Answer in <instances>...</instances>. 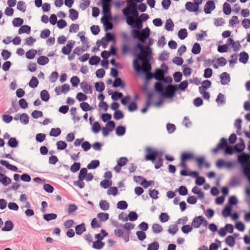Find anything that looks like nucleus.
<instances>
[{
  "label": "nucleus",
  "mask_w": 250,
  "mask_h": 250,
  "mask_svg": "<svg viewBox=\"0 0 250 250\" xmlns=\"http://www.w3.org/2000/svg\"><path fill=\"white\" fill-rule=\"evenodd\" d=\"M239 23L238 18L236 16H233L229 20V26L231 27L234 26L235 25Z\"/></svg>",
  "instance_id": "5fc2aeb1"
},
{
  "label": "nucleus",
  "mask_w": 250,
  "mask_h": 250,
  "mask_svg": "<svg viewBox=\"0 0 250 250\" xmlns=\"http://www.w3.org/2000/svg\"><path fill=\"white\" fill-rule=\"evenodd\" d=\"M137 47L140 52L137 55L136 59L133 62L134 68L137 72L142 70L146 73V78L149 79L152 77V74L149 73L151 70V65L149 63L151 49L149 47H143L140 44H138Z\"/></svg>",
  "instance_id": "f257e3e1"
},
{
  "label": "nucleus",
  "mask_w": 250,
  "mask_h": 250,
  "mask_svg": "<svg viewBox=\"0 0 250 250\" xmlns=\"http://www.w3.org/2000/svg\"><path fill=\"white\" fill-rule=\"evenodd\" d=\"M1 168L0 167V170ZM12 182L10 178L0 172V183L3 186L6 187L9 185Z\"/></svg>",
  "instance_id": "a211bd4d"
},
{
  "label": "nucleus",
  "mask_w": 250,
  "mask_h": 250,
  "mask_svg": "<svg viewBox=\"0 0 250 250\" xmlns=\"http://www.w3.org/2000/svg\"><path fill=\"white\" fill-rule=\"evenodd\" d=\"M174 24L171 19H168L166 21L165 27V29L168 31H172L173 30Z\"/></svg>",
  "instance_id": "f704fd0d"
},
{
  "label": "nucleus",
  "mask_w": 250,
  "mask_h": 250,
  "mask_svg": "<svg viewBox=\"0 0 250 250\" xmlns=\"http://www.w3.org/2000/svg\"><path fill=\"white\" fill-rule=\"evenodd\" d=\"M17 9L22 13H25L27 10V4L23 1H19L17 3Z\"/></svg>",
  "instance_id": "bb28decb"
},
{
  "label": "nucleus",
  "mask_w": 250,
  "mask_h": 250,
  "mask_svg": "<svg viewBox=\"0 0 250 250\" xmlns=\"http://www.w3.org/2000/svg\"><path fill=\"white\" fill-rule=\"evenodd\" d=\"M227 245L230 247H233L235 244V241L234 238L231 235L228 236L225 240Z\"/></svg>",
  "instance_id": "37998d69"
},
{
  "label": "nucleus",
  "mask_w": 250,
  "mask_h": 250,
  "mask_svg": "<svg viewBox=\"0 0 250 250\" xmlns=\"http://www.w3.org/2000/svg\"><path fill=\"white\" fill-rule=\"evenodd\" d=\"M99 206L103 210H108L110 207L109 203L105 200H102L100 202Z\"/></svg>",
  "instance_id": "603ef678"
},
{
  "label": "nucleus",
  "mask_w": 250,
  "mask_h": 250,
  "mask_svg": "<svg viewBox=\"0 0 250 250\" xmlns=\"http://www.w3.org/2000/svg\"><path fill=\"white\" fill-rule=\"evenodd\" d=\"M128 207L127 202L125 201H121L118 202L117 207L120 209H125Z\"/></svg>",
  "instance_id": "69168bd1"
},
{
  "label": "nucleus",
  "mask_w": 250,
  "mask_h": 250,
  "mask_svg": "<svg viewBox=\"0 0 250 250\" xmlns=\"http://www.w3.org/2000/svg\"><path fill=\"white\" fill-rule=\"evenodd\" d=\"M36 42V39L32 36L26 38L24 40V44L27 46H33Z\"/></svg>",
  "instance_id": "58836bf2"
},
{
  "label": "nucleus",
  "mask_w": 250,
  "mask_h": 250,
  "mask_svg": "<svg viewBox=\"0 0 250 250\" xmlns=\"http://www.w3.org/2000/svg\"><path fill=\"white\" fill-rule=\"evenodd\" d=\"M81 167V164L79 162H75L70 168L71 172L75 173L78 171Z\"/></svg>",
  "instance_id": "e2e57ef3"
},
{
  "label": "nucleus",
  "mask_w": 250,
  "mask_h": 250,
  "mask_svg": "<svg viewBox=\"0 0 250 250\" xmlns=\"http://www.w3.org/2000/svg\"><path fill=\"white\" fill-rule=\"evenodd\" d=\"M81 87L83 91L86 94H91L92 92L91 86L86 82H82L81 83Z\"/></svg>",
  "instance_id": "a878e982"
},
{
  "label": "nucleus",
  "mask_w": 250,
  "mask_h": 250,
  "mask_svg": "<svg viewBox=\"0 0 250 250\" xmlns=\"http://www.w3.org/2000/svg\"><path fill=\"white\" fill-rule=\"evenodd\" d=\"M23 22V19L19 17L14 18L12 21V23L14 27H21Z\"/></svg>",
  "instance_id": "7c9ffc66"
},
{
  "label": "nucleus",
  "mask_w": 250,
  "mask_h": 250,
  "mask_svg": "<svg viewBox=\"0 0 250 250\" xmlns=\"http://www.w3.org/2000/svg\"><path fill=\"white\" fill-rule=\"evenodd\" d=\"M159 247V243L157 242H154L148 245L147 250H158Z\"/></svg>",
  "instance_id": "774afa93"
},
{
  "label": "nucleus",
  "mask_w": 250,
  "mask_h": 250,
  "mask_svg": "<svg viewBox=\"0 0 250 250\" xmlns=\"http://www.w3.org/2000/svg\"><path fill=\"white\" fill-rule=\"evenodd\" d=\"M245 148V145L243 140H241V142L237 144L234 146V149L235 151L240 152L243 151Z\"/></svg>",
  "instance_id": "72a5a7b5"
},
{
  "label": "nucleus",
  "mask_w": 250,
  "mask_h": 250,
  "mask_svg": "<svg viewBox=\"0 0 250 250\" xmlns=\"http://www.w3.org/2000/svg\"><path fill=\"white\" fill-rule=\"evenodd\" d=\"M0 164L1 165L5 167L7 169L12 171H17L18 170L16 166L10 164L7 161L0 160Z\"/></svg>",
  "instance_id": "412c9836"
},
{
  "label": "nucleus",
  "mask_w": 250,
  "mask_h": 250,
  "mask_svg": "<svg viewBox=\"0 0 250 250\" xmlns=\"http://www.w3.org/2000/svg\"><path fill=\"white\" fill-rule=\"evenodd\" d=\"M106 220H92L91 225L92 228L97 229L102 226V221H105Z\"/></svg>",
  "instance_id": "79ce46f5"
},
{
  "label": "nucleus",
  "mask_w": 250,
  "mask_h": 250,
  "mask_svg": "<svg viewBox=\"0 0 250 250\" xmlns=\"http://www.w3.org/2000/svg\"><path fill=\"white\" fill-rule=\"evenodd\" d=\"M201 4L195 1H188L185 4V8L189 12L196 13L199 11V6Z\"/></svg>",
  "instance_id": "9b49d317"
},
{
  "label": "nucleus",
  "mask_w": 250,
  "mask_h": 250,
  "mask_svg": "<svg viewBox=\"0 0 250 250\" xmlns=\"http://www.w3.org/2000/svg\"><path fill=\"white\" fill-rule=\"evenodd\" d=\"M249 58L248 54L245 52H242L239 54V62L244 64L247 63Z\"/></svg>",
  "instance_id": "c756f323"
},
{
  "label": "nucleus",
  "mask_w": 250,
  "mask_h": 250,
  "mask_svg": "<svg viewBox=\"0 0 250 250\" xmlns=\"http://www.w3.org/2000/svg\"><path fill=\"white\" fill-rule=\"evenodd\" d=\"M227 63V61L225 58L220 57L216 60L213 64V67L215 68H218L219 66H224Z\"/></svg>",
  "instance_id": "b1692460"
},
{
  "label": "nucleus",
  "mask_w": 250,
  "mask_h": 250,
  "mask_svg": "<svg viewBox=\"0 0 250 250\" xmlns=\"http://www.w3.org/2000/svg\"><path fill=\"white\" fill-rule=\"evenodd\" d=\"M75 45V41L73 40H69L67 42L65 45L63 46L62 49V53L65 55H69L72 51V49Z\"/></svg>",
  "instance_id": "ddd939ff"
},
{
  "label": "nucleus",
  "mask_w": 250,
  "mask_h": 250,
  "mask_svg": "<svg viewBox=\"0 0 250 250\" xmlns=\"http://www.w3.org/2000/svg\"><path fill=\"white\" fill-rule=\"evenodd\" d=\"M13 228V224L10 220H7L5 222L4 226L2 228L3 231H10Z\"/></svg>",
  "instance_id": "09e8293b"
},
{
  "label": "nucleus",
  "mask_w": 250,
  "mask_h": 250,
  "mask_svg": "<svg viewBox=\"0 0 250 250\" xmlns=\"http://www.w3.org/2000/svg\"><path fill=\"white\" fill-rule=\"evenodd\" d=\"M146 153L145 156L146 160V161H151L155 164V168H159L163 165L161 153L150 147L146 148Z\"/></svg>",
  "instance_id": "f03ea898"
},
{
  "label": "nucleus",
  "mask_w": 250,
  "mask_h": 250,
  "mask_svg": "<svg viewBox=\"0 0 250 250\" xmlns=\"http://www.w3.org/2000/svg\"><path fill=\"white\" fill-rule=\"evenodd\" d=\"M125 127L123 126H118L116 129V133L118 136H123L125 134Z\"/></svg>",
  "instance_id": "680f3d73"
},
{
  "label": "nucleus",
  "mask_w": 250,
  "mask_h": 250,
  "mask_svg": "<svg viewBox=\"0 0 250 250\" xmlns=\"http://www.w3.org/2000/svg\"><path fill=\"white\" fill-rule=\"evenodd\" d=\"M61 133V130L60 128H53L51 129L49 135L51 136L57 137Z\"/></svg>",
  "instance_id": "6e6d98bb"
},
{
  "label": "nucleus",
  "mask_w": 250,
  "mask_h": 250,
  "mask_svg": "<svg viewBox=\"0 0 250 250\" xmlns=\"http://www.w3.org/2000/svg\"><path fill=\"white\" fill-rule=\"evenodd\" d=\"M37 62L39 65H45L49 62V58L45 56H40L37 60Z\"/></svg>",
  "instance_id": "393cba45"
},
{
  "label": "nucleus",
  "mask_w": 250,
  "mask_h": 250,
  "mask_svg": "<svg viewBox=\"0 0 250 250\" xmlns=\"http://www.w3.org/2000/svg\"><path fill=\"white\" fill-rule=\"evenodd\" d=\"M70 90V86L68 84H63L62 86H58L55 88V91L57 95H59L62 93H66Z\"/></svg>",
  "instance_id": "dca6fc26"
},
{
  "label": "nucleus",
  "mask_w": 250,
  "mask_h": 250,
  "mask_svg": "<svg viewBox=\"0 0 250 250\" xmlns=\"http://www.w3.org/2000/svg\"><path fill=\"white\" fill-rule=\"evenodd\" d=\"M101 119L102 120V121L104 123H105L106 122L111 121L110 120L112 118V116L109 113H102L101 115Z\"/></svg>",
  "instance_id": "052dcab7"
},
{
  "label": "nucleus",
  "mask_w": 250,
  "mask_h": 250,
  "mask_svg": "<svg viewBox=\"0 0 250 250\" xmlns=\"http://www.w3.org/2000/svg\"><path fill=\"white\" fill-rule=\"evenodd\" d=\"M132 34L134 38L137 39L141 42H144L150 35V29L148 27H146L141 31L134 30L132 31Z\"/></svg>",
  "instance_id": "20e7f679"
},
{
  "label": "nucleus",
  "mask_w": 250,
  "mask_h": 250,
  "mask_svg": "<svg viewBox=\"0 0 250 250\" xmlns=\"http://www.w3.org/2000/svg\"><path fill=\"white\" fill-rule=\"evenodd\" d=\"M131 14H128L127 16H125L126 18V22L129 25L135 24V26L138 29H141L142 26V21L138 16L134 19L133 16H130ZM136 17V16H134Z\"/></svg>",
  "instance_id": "0eeeda50"
},
{
  "label": "nucleus",
  "mask_w": 250,
  "mask_h": 250,
  "mask_svg": "<svg viewBox=\"0 0 250 250\" xmlns=\"http://www.w3.org/2000/svg\"><path fill=\"white\" fill-rule=\"evenodd\" d=\"M223 13L226 15H229L231 13V7L230 5L227 2H225L223 5Z\"/></svg>",
  "instance_id": "473e14b6"
},
{
  "label": "nucleus",
  "mask_w": 250,
  "mask_h": 250,
  "mask_svg": "<svg viewBox=\"0 0 250 250\" xmlns=\"http://www.w3.org/2000/svg\"><path fill=\"white\" fill-rule=\"evenodd\" d=\"M114 234L118 237H122L125 242H128L129 240V232H125L122 229H116L114 231Z\"/></svg>",
  "instance_id": "4468645a"
},
{
  "label": "nucleus",
  "mask_w": 250,
  "mask_h": 250,
  "mask_svg": "<svg viewBox=\"0 0 250 250\" xmlns=\"http://www.w3.org/2000/svg\"><path fill=\"white\" fill-rule=\"evenodd\" d=\"M238 160L239 163L244 167H250V155L246 153H243L238 156Z\"/></svg>",
  "instance_id": "6e6552de"
},
{
  "label": "nucleus",
  "mask_w": 250,
  "mask_h": 250,
  "mask_svg": "<svg viewBox=\"0 0 250 250\" xmlns=\"http://www.w3.org/2000/svg\"><path fill=\"white\" fill-rule=\"evenodd\" d=\"M196 161L200 167L204 166L207 167H209V164L206 161L203 157H199L197 158Z\"/></svg>",
  "instance_id": "4c0bfd02"
},
{
  "label": "nucleus",
  "mask_w": 250,
  "mask_h": 250,
  "mask_svg": "<svg viewBox=\"0 0 250 250\" xmlns=\"http://www.w3.org/2000/svg\"><path fill=\"white\" fill-rule=\"evenodd\" d=\"M201 47L200 44L198 42H196V43H194V44L193 45L192 49H191L192 53L193 54L197 55V54H199L201 52Z\"/></svg>",
  "instance_id": "c9c22d12"
},
{
  "label": "nucleus",
  "mask_w": 250,
  "mask_h": 250,
  "mask_svg": "<svg viewBox=\"0 0 250 250\" xmlns=\"http://www.w3.org/2000/svg\"><path fill=\"white\" fill-rule=\"evenodd\" d=\"M115 127V124L113 121L107 122L105 126L102 128L101 130L103 136H108L110 132H112Z\"/></svg>",
  "instance_id": "1a4fd4ad"
},
{
  "label": "nucleus",
  "mask_w": 250,
  "mask_h": 250,
  "mask_svg": "<svg viewBox=\"0 0 250 250\" xmlns=\"http://www.w3.org/2000/svg\"><path fill=\"white\" fill-rule=\"evenodd\" d=\"M79 12L74 9H70L69 10V18L72 21H76L78 19Z\"/></svg>",
  "instance_id": "cd10ccee"
},
{
  "label": "nucleus",
  "mask_w": 250,
  "mask_h": 250,
  "mask_svg": "<svg viewBox=\"0 0 250 250\" xmlns=\"http://www.w3.org/2000/svg\"><path fill=\"white\" fill-rule=\"evenodd\" d=\"M154 77L157 80H163L164 77L163 71L161 69L157 70L154 73Z\"/></svg>",
  "instance_id": "ea45409f"
},
{
  "label": "nucleus",
  "mask_w": 250,
  "mask_h": 250,
  "mask_svg": "<svg viewBox=\"0 0 250 250\" xmlns=\"http://www.w3.org/2000/svg\"><path fill=\"white\" fill-rule=\"evenodd\" d=\"M75 230L77 234L81 235L84 231H85L84 224L82 223L80 225H77L75 227Z\"/></svg>",
  "instance_id": "a19ab883"
},
{
  "label": "nucleus",
  "mask_w": 250,
  "mask_h": 250,
  "mask_svg": "<svg viewBox=\"0 0 250 250\" xmlns=\"http://www.w3.org/2000/svg\"><path fill=\"white\" fill-rule=\"evenodd\" d=\"M104 246V243L101 241L97 240L93 242L92 247L96 250H101Z\"/></svg>",
  "instance_id": "3c124183"
},
{
  "label": "nucleus",
  "mask_w": 250,
  "mask_h": 250,
  "mask_svg": "<svg viewBox=\"0 0 250 250\" xmlns=\"http://www.w3.org/2000/svg\"><path fill=\"white\" fill-rule=\"evenodd\" d=\"M78 36L80 38L81 42L83 44V51L86 50L89 47L88 39L85 36V33L80 32L78 34Z\"/></svg>",
  "instance_id": "2eb2a0df"
},
{
  "label": "nucleus",
  "mask_w": 250,
  "mask_h": 250,
  "mask_svg": "<svg viewBox=\"0 0 250 250\" xmlns=\"http://www.w3.org/2000/svg\"><path fill=\"white\" fill-rule=\"evenodd\" d=\"M98 107H99V110H100L101 111L105 112L107 110L108 108V105L107 104V103L104 101V102H100L98 104Z\"/></svg>",
  "instance_id": "0e129e2a"
},
{
  "label": "nucleus",
  "mask_w": 250,
  "mask_h": 250,
  "mask_svg": "<svg viewBox=\"0 0 250 250\" xmlns=\"http://www.w3.org/2000/svg\"><path fill=\"white\" fill-rule=\"evenodd\" d=\"M222 215L224 217H230L232 219H237L239 217L237 213L233 210V207L228 204L222 210Z\"/></svg>",
  "instance_id": "39448f33"
},
{
  "label": "nucleus",
  "mask_w": 250,
  "mask_h": 250,
  "mask_svg": "<svg viewBox=\"0 0 250 250\" xmlns=\"http://www.w3.org/2000/svg\"><path fill=\"white\" fill-rule=\"evenodd\" d=\"M177 90V87L174 85H168L167 86L164 92L163 95L167 98H172Z\"/></svg>",
  "instance_id": "f8f14e48"
},
{
  "label": "nucleus",
  "mask_w": 250,
  "mask_h": 250,
  "mask_svg": "<svg viewBox=\"0 0 250 250\" xmlns=\"http://www.w3.org/2000/svg\"><path fill=\"white\" fill-rule=\"evenodd\" d=\"M127 6L123 10V14L124 16H127L128 14H131L133 16L137 17L138 16V12L136 8V4L134 2H141L144 0H127Z\"/></svg>",
  "instance_id": "7ed1b4c3"
},
{
  "label": "nucleus",
  "mask_w": 250,
  "mask_h": 250,
  "mask_svg": "<svg viewBox=\"0 0 250 250\" xmlns=\"http://www.w3.org/2000/svg\"><path fill=\"white\" fill-rule=\"evenodd\" d=\"M181 220L183 221V223L185 224L187 220H178L175 224L170 225L167 230L168 232L172 235H174L178 231L177 224L181 223Z\"/></svg>",
  "instance_id": "6ab92c4d"
},
{
  "label": "nucleus",
  "mask_w": 250,
  "mask_h": 250,
  "mask_svg": "<svg viewBox=\"0 0 250 250\" xmlns=\"http://www.w3.org/2000/svg\"><path fill=\"white\" fill-rule=\"evenodd\" d=\"M110 16L104 15L101 20L107 30L111 29L112 28V24L110 21Z\"/></svg>",
  "instance_id": "aec40b11"
},
{
  "label": "nucleus",
  "mask_w": 250,
  "mask_h": 250,
  "mask_svg": "<svg viewBox=\"0 0 250 250\" xmlns=\"http://www.w3.org/2000/svg\"><path fill=\"white\" fill-rule=\"evenodd\" d=\"M108 235V233L104 229L101 230V233H98L95 235V237L97 240L101 241L105 237Z\"/></svg>",
  "instance_id": "4d7b16f0"
},
{
  "label": "nucleus",
  "mask_w": 250,
  "mask_h": 250,
  "mask_svg": "<svg viewBox=\"0 0 250 250\" xmlns=\"http://www.w3.org/2000/svg\"><path fill=\"white\" fill-rule=\"evenodd\" d=\"M37 54L38 50L34 49H31L26 52L25 56L27 59L32 60L35 58Z\"/></svg>",
  "instance_id": "c85d7f7f"
},
{
  "label": "nucleus",
  "mask_w": 250,
  "mask_h": 250,
  "mask_svg": "<svg viewBox=\"0 0 250 250\" xmlns=\"http://www.w3.org/2000/svg\"><path fill=\"white\" fill-rule=\"evenodd\" d=\"M100 165V162L99 160H93L87 166V168L89 169H95Z\"/></svg>",
  "instance_id": "a18cd8bd"
},
{
  "label": "nucleus",
  "mask_w": 250,
  "mask_h": 250,
  "mask_svg": "<svg viewBox=\"0 0 250 250\" xmlns=\"http://www.w3.org/2000/svg\"><path fill=\"white\" fill-rule=\"evenodd\" d=\"M78 178L79 180H83L89 182L93 179L94 176L92 173L88 172L87 168L83 167L80 170Z\"/></svg>",
  "instance_id": "423d86ee"
},
{
  "label": "nucleus",
  "mask_w": 250,
  "mask_h": 250,
  "mask_svg": "<svg viewBox=\"0 0 250 250\" xmlns=\"http://www.w3.org/2000/svg\"><path fill=\"white\" fill-rule=\"evenodd\" d=\"M220 78L221 83L223 85L228 84L230 80L229 74L227 72L222 73L220 76Z\"/></svg>",
  "instance_id": "5701e85b"
},
{
  "label": "nucleus",
  "mask_w": 250,
  "mask_h": 250,
  "mask_svg": "<svg viewBox=\"0 0 250 250\" xmlns=\"http://www.w3.org/2000/svg\"><path fill=\"white\" fill-rule=\"evenodd\" d=\"M192 192L198 195L200 199H203L204 198V193L202 191V189L197 187H194L192 189Z\"/></svg>",
  "instance_id": "2f4dec72"
},
{
  "label": "nucleus",
  "mask_w": 250,
  "mask_h": 250,
  "mask_svg": "<svg viewBox=\"0 0 250 250\" xmlns=\"http://www.w3.org/2000/svg\"><path fill=\"white\" fill-rule=\"evenodd\" d=\"M216 8L214 0H208L204 5L203 10L205 14H210Z\"/></svg>",
  "instance_id": "9d476101"
},
{
  "label": "nucleus",
  "mask_w": 250,
  "mask_h": 250,
  "mask_svg": "<svg viewBox=\"0 0 250 250\" xmlns=\"http://www.w3.org/2000/svg\"><path fill=\"white\" fill-rule=\"evenodd\" d=\"M57 27L59 29H63L67 25V22L63 19L59 20L57 23Z\"/></svg>",
  "instance_id": "338daca9"
},
{
  "label": "nucleus",
  "mask_w": 250,
  "mask_h": 250,
  "mask_svg": "<svg viewBox=\"0 0 250 250\" xmlns=\"http://www.w3.org/2000/svg\"><path fill=\"white\" fill-rule=\"evenodd\" d=\"M91 129L94 133H97L101 130L102 128L100 124L98 122H95L92 125Z\"/></svg>",
  "instance_id": "49530a36"
},
{
  "label": "nucleus",
  "mask_w": 250,
  "mask_h": 250,
  "mask_svg": "<svg viewBox=\"0 0 250 250\" xmlns=\"http://www.w3.org/2000/svg\"><path fill=\"white\" fill-rule=\"evenodd\" d=\"M31 27L27 25H22L18 30V34L21 35L23 34H30L31 33Z\"/></svg>",
  "instance_id": "4be33fe9"
},
{
  "label": "nucleus",
  "mask_w": 250,
  "mask_h": 250,
  "mask_svg": "<svg viewBox=\"0 0 250 250\" xmlns=\"http://www.w3.org/2000/svg\"><path fill=\"white\" fill-rule=\"evenodd\" d=\"M107 194L108 195L115 196L118 194V189L117 187L110 186L107 190Z\"/></svg>",
  "instance_id": "e433bc0d"
},
{
  "label": "nucleus",
  "mask_w": 250,
  "mask_h": 250,
  "mask_svg": "<svg viewBox=\"0 0 250 250\" xmlns=\"http://www.w3.org/2000/svg\"><path fill=\"white\" fill-rule=\"evenodd\" d=\"M188 35V33L186 29H181L178 32V37L181 40H184Z\"/></svg>",
  "instance_id": "c03bdc74"
},
{
  "label": "nucleus",
  "mask_w": 250,
  "mask_h": 250,
  "mask_svg": "<svg viewBox=\"0 0 250 250\" xmlns=\"http://www.w3.org/2000/svg\"><path fill=\"white\" fill-rule=\"evenodd\" d=\"M79 30V25L77 23L71 24L69 28V33H74L77 32Z\"/></svg>",
  "instance_id": "bf43d9fd"
},
{
  "label": "nucleus",
  "mask_w": 250,
  "mask_h": 250,
  "mask_svg": "<svg viewBox=\"0 0 250 250\" xmlns=\"http://www.w3.org/2000/svg\"><path fill=\"white\" fill-rule=\"evenodd\" d=\"M211 83L209 80H205L202 83L201 85L199 87V89L207 90V89L210 87Z\"/></svg>",
  "instance_id": "8fccbe9b"
},
{
  "label": "nucleus",
  "mask_w": 250,
  "mask_h": 250,
  "mask_svg": "<svg viewBox=\"0 0 250 250\" xmlns=\"http://www.w3.org/2000/svg\"><path fill=\"white\" fill-rule=\"evenodd\" d=\"M112 184V182L110 180L104 179L100 182L101 186L104 188H109Z\"/></svg>",
  "instance_id": "de8ad7c7"
},
{
  "label": "nucleus",
  "mask_w": 250,
  "mask_h": 250,
  "mask_svg": "<svg viewBox=\"0 0 250 250\" xmlns=\"http://www.w3.org/2000/svg\"><path fill=\"white\" fill-rule=\"evenodd\" d=\"M227 43L231 46L233 50L235 52L239 51L241 47V44L238 41L235 42L232 39L229 38L227 40Z\"/></svg>",
  "instance_id": "f3484780"
},
{
  "label": "nucleus",
  "mask_w": 250,
  "mask_h": 250,
  "mask_svg": "<svg viewBox=\"0 0 250 250\" xmlns=\"http://www.w3.org/2000/svg\"><path fill=\"white\" fill-rule=\"evenodd\" d=\"M193 158V155L189 152H184L181 155V160L187 161Z\"/></svg>",
  "instance_id": "13d9d810"
},
{
  "label": "nucleus",
  "mask_w": 250,
  "mask_h": 250,
  "mask_svg": "<svg viewBox=\"0 0 250 250\" xmlns=\"http://www.w3.org/2000/svg\"><path fill=\"white\" fill-rule=\"evenodd\" d=\"M40 96L42 100L45 102H47L50 98L49 94L46 90H42L41 92Z\"/></svg>",
  "instance_id": "864d4df0"
}]
</instances>
